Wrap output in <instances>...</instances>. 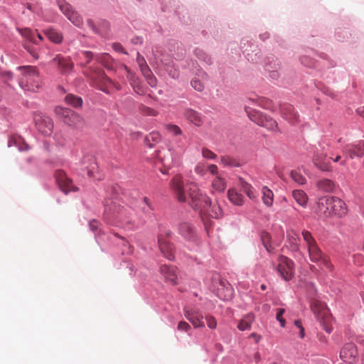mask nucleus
Masks as SVG:
<instances>
[{
    "mask_svg": "<svg viewBox=\"0 0 364 364\" xmlns=\"http://www.w3.org/2000/svg\"><path fill=\"white\" fill-rule=\"evenodd\" d=\"M44 33L49 40L55 43H60L63 41V35L54 29L46 30Z\"/></svg>",
    "mask_w": 364,
    "mask_h": 364,
    "instance_id": "nucleus-31",
    "label": "nucleus"
},
{
    "mask_svg": "<svg viewBox=\"0 0 364 364\" xmlns=\"http://www.w3.org/2000/svg\"><path fill=\"white\" fill-rule=\"evenodd\" d=\"M227 291H228V295L225 296V297L223 298V299H225V300L230 299L232 296V290L231 289H228Z\"/></svg>",
    "mask_w": 364,
    "mask_h": 364,
    "instance_id": "nucleus-60",
    "label": "nucleus"
},
{
    "mask_svg": "<svg viewBox=\"0 0 364 364\" xmlns=\"http://www.w3.org/2000/svg\"><path fill=\"white\" fill-rule=\"evenodd\" d=\"M185 118L197 127L203 124V120L201 114L193 109H186L184 111Z\"/></svg>",
    "mask_w": 364,
    "mask_h": 364,
    "instance_id": "nucleus-21",
    "label": "nucleus"
},
{
    "mask_svg": "<svg viewBox=\"0 0 364 364\" xmlns=\"http://www.w3.org/2000/svg\"><path fill=\"white\" fill-rule=\"evenodd\" d=\"M60 11L67 16L68 19L72 23L80 22L82 21L81 16L75 11L68 3H63V0H57Z\"/></svg>",
    "mask_w": 364,
    "mask_h": 364,
    "instance_id": "nucleus-16",
    "label": "nucleus"
},
{
    "mask_svg": "<svg viewBox=\"0 0 364 364\" xmlns=\"http://www.w3.org/2000/svg\"><path fill=\"white\" fill-rule=\"evenodd\" d=\"M90 227L92 230H95L97 228V221H92L90 223Z\"/></svg>",
    "mask_w": 364,
    "mask_h": 364,
    "instance_id": "nucleus-62",
    "label": "nucleus"
},
{
    "mask_svg": "<svg viewBox=\"0 0 364 364\" xmlns=\"http://www.w3.org/2000/svg\"><path fill=\"white\" fill-rule=\"evenodd\" d=\"M220 164L224 167L233 168V167H239L240 166L239 161L229 156V155H223L220 157Z\"/></svg>",
    "mask_w": 364,
    "mask_h": 364,
    "instance_id": "nucleus-27",
    "label": "nucleus"
},
{
    "mask_svg": "<svg viewBox=\"0 0 364 364\" xmlns=\"http://www.w3.org/2000/svg\"><path fill=\"white\" fill-rule=\"evenodd\" d=\"M261 240L262 244L268 252H272V247L270 244L271 237L270 235L267 232H263L261 234Z\"/></svg>",
    "mask_w": 364,
    "mask_h": 364,
    "instance_id": "nucleus-36",
    "label": "nucleus"
},
{
    "mask_svg": "<svg viewBox=\"0 0 364 364\" xmlns=\"http://www.w3.org/2000/svg\"><path fill=\"white\" fill-rule=\"evenodd\" d=\"M311 309L317 320L323 325V329L327 333H331L332 331L331 317L326 305L323 302L315 299L311 301Z\"/></svg>",
    "mask_w": 364,
    "mask_h": 364,
    "instance_id": "nucleus-4",
    "label": "nucleus"
},
{
    "mask_svg": "<svg viewBox=\"0 0 364 364\" xmlns=\"http://www.w3.org/2000/svg\"><path fill=\"white\" fill-rule=\"evenodd\" d=\"M196 55H197L198 58H199L201 60H203L207 64H211L212 60L210 57L208 56L207 53H205L202 50H196Z\"/></svg>",
    "mask_w": 364,
    "mask_h": 364,
    "instance_id": "nucleus-40",
    "label": "nucleus"
},
{
    "mask_svg": "<svg viewBox=\"0 0 364 364\" xmlns=\"http://www.w3.org/2000/svg\"><path fill=\"white\" fill-rule=\"evenodd\" d=\"M358 353L355 345L353 343H346L341 350L340 357L346 363H353L358 358Z\"/></svg>",
    "mask_w": 364,
    "mask_h": 364,
    "instance_id": "nucleus-12",
    "label": "nucleus"
},
{
    "mask_svg": "<svg viewBox=\"0 0 364 364\" xmlns=\"http://www.w3.org/2000/svg\"><path fill=\"white\" fill-rule=\"evenodd\" d=\"M283 117L289 123L294 124L299 122V115L295 111L293 106L285 105L282 108Z\"/></svg>",
    "mask_w": 364,
    "mask_h": 364,
    "instance_id": "nucleus-19",
    "label": "nucleus"
},
{
    "mask_svg": "<svg viewBox=\"0 0 364 364\" xmlns=\"http://www.w3.org/2000/svg\"><path fill=\"white\" fill-rule=\"evenodd\" d=\"M82 54L87 58L86 63H89L94 56L93 53L90 51H85Z\"/></svg>",
    "mask_w": 364,
    "mask_h": 364,
    "instance_id": "nucleus-57",
    "label": "nucleus"
},
{
    "mask_svg": "<svg viewBox=\"0 0 364 364\" xmlns=\"http://www.w3.org/2000/svg\"><path fill=\"white\" fill-rule=\"evenodd\" d=\"M184 315L195 328L204 326V323L202 321L203 316L198 311L185 309Z\"/></svg>",
    "mask_w": 364,
    "mask_h": 364,
    "instance_id": "nucleus-17",
    "label": "nucleus"
},
{
    "mask_svg": "<svg viewBox=\"0 0 364 364\" xmlns=\"http://www.w3.org/2000/svg\"><path fill=\"white\" fill-rule=\"evenodd\" d=\"M65 102L67 104L75 107L78 108L82 105V100L81 97L75 96L73 94H68L65 97Z\"/></svg>",
    "mask_w": 364,
    "mask_h": 364,
    "instance_id": "nucleus-33",
    "label": "nucleus"
},
{
    "mask_svg": "<svg viewBox=\"0 0 364 364\" xmlns=\"http://www.w3.org/2000/svg\"><path fill=\"white\" fill-rule=\"evenodd\" d=\"M136 62L140 68L141 72L144 70V68H149L144 58L140 55L139 53H137Z\"/></svg>",
    "mask_w": 364,
    "mask_h": 364,
    "instance_id": "nucleus-44",
    "label": "nucleus"
},
{
    "mask_svg": "<svg viewBox=\"0 0 364 364\" xmlns=\"http://www.w3.org/2000/svg\"><path fill=\"white\" fill-rule=\"evenodd\" d=\"M290 177L291 179L299 185H304L306 183V178L304 176L297 171H291L290 172Z\"/></svg>",
    "mask_w": 364,
    "mask_h": 364,
    "instance_id": "nucleus-37",
    "label": "nucleus"
},
{
    "mask_svg": "<svg viewBox=\"0 0 364 364\" xmlns=\"http://www.w3.org/2000/svg\"><path fill=\"white\" fill-rule=\"evenodd\" d=\"M292 196L295 201L301 207H306L308 202V196L302 190H294L292 191Z\"/></svg>",
    "mask_w": 364,
    "mask_h": 364,
    "instance_id": "nucleus-25",
    "label": "nucleus"
},
{
    "mask_svg": "<svg viewBox=\"0 0 364 364\" xmlns=\"http://www.w3.org/2000/svg\"><path fill=\"white\" fill-rule=\"evenodd\" d=\"M55 176L59 187L64 193H67L70 191H77L78 190L63 171L58 170Z\"/></svg>",
    "mask_w": 364,
    "mask_h": 364,
    "instance_id": "nucleus-11",
    "label": "nucleus"
},
{
    "mask_svg": "<svg viewBox=\"0 0 364 364\" xmlns=\"http://www.w3.org/2000/svg\"><path fill=\"white\" fill-rule=\"evenodd\" d=\"M358 114L364 119V106L358 108Z\"/></svg>",
    "mask_w": 364,
    "mask_h": 364,
    "instance_id": "nucleus-61",
    "label": "nucleus"
},
{
    "mask_svg": "<svg viewBox=\"0 0 364 364\" xmlns=\"http://www.w3.org/2000/svg\"><path fill=\"white\" fill-rule=\"evenodd\" d=\"M143 113L148 116H156L158 112L150 107H144L142 110Z\"/></svg>",
    "mask_w": 364,
    "mask_h": 364,
    "instance_id": "nucleus-52",
    "label": "nucleus"
},
{
    "mask_svg": "<svg viewBox=\"0 0 364 364\" xmlns=\"http://www.w3.org/2000/svg\"><path fill=\"white\" fill-rule=\"evenodd\" d=\"M169 75H170L173 78H178V76H179V72H178L177 70H174L173 71L170 70V71H169Z\"/></svg>",
    "mask_w": 364,
    "mask_h": 364,
    "instance_id": "nucleus-59",
    "label": "nucleus"
},
{
    "mask_svg": "<svg viewBox=\"0 0 364 364\" xmlns=\"http://www.w3.org/2000/svg\"><path fill=\"white\" fill-rule=\"evenodd\" d=\"M19 33L21 34L23 37L25 38H27L31 42H33L34 43H37V41L35 38L36 33L33 32L31 29L28 28H18Z\"/></svg>",
    "mask_w": 364,
    "mask_h": 364,
    "instance_id": "nucleus-35",
    "label": "nucleus"
},
{
    "mask_svg": "<svg viewBox=\"0 0 364 364\" xmlns=\"http://www.w3.org/2000/svg\"><path fill=\"white\" fill-rule=\"evenodd\" d=\"M53 61L57 62L59 66V69L62 73H66L70 71L73 68V64L70 60L68 58H63L60 55H57Z\"/></svg>",
    "mask_w": 364,
    "mask_h": 364,
    "instance_id": "nucleus-24",
    "label": "nucleus"
},
{
    "mask_svg": "<svg viewBox=\"0 0 364 364\" xmlns=\"http://www.w3.org/2000/svg\"><path fill=\"white\" fill-rule=\"evenodd\" d=\"M23 70L20 85L25 90L35 91L40 87V78L36 68L32 66L20 67Z\"/></svg>",
    "mask_w": 364,
    "mask_h": 364,
    "instance_id": "nucleus-5",
    "label": "nucleus"
},
{
    "mask_svg": "<svg viewBox=\"0 0 364 364\" xmlns=\"http://www.w3.org/2000/svg\"><path fill=\"white\" fill-rule=\"evenodd\" d=\"M242 189L244 192L247 194V196L250 198H255V196L254 194L253 188L252 186L246 182H243L242 185Z\"/></svg>",
    "mask_w": 364,
    "mask_h": 364,
    "instance_id": "nucleus-42",
    "label": "nucleus"
},
{
    "mask_svg": "<svg viewBox=\"0 0 364 364\" xmlns=\"http://www.w3.org/2000/svg\"><path fill=\"white\" fill-rule=\"evenodd\" d=\"M179 234L186 240H191L194 239L195 230L188 223H182L178 227Z\"/></svg>",
    "mask_w": 364,
    "mask_h": 364,
    "instance_id": "nucleus-22",
    "label": "nucleus"
},
{
    "mask_svg": "<svg viewBox=\"0 0 364 364\" xmlns=\"http://www.w3.org/2000/svg\"><path fill=\"white\" fill-rule=\"evenodd\" d=\"M250 338H252L255 339V342L256 343H259V341L261 340L262 337L260 335L256 333H252L250 335Z\"/></svg>",
    "mask_w": 364,
    "mask_h": 364,
    "instance_id": "nucleus-58",
    "label": "nucleus"
},
{
    "mask_svg": "<svg viewBox=\"0 0 364 364\" xmlns=\"http://www.w3.org/2000/svg\"><path fill=\"white\" fill-rule=\"evenodd\" d=\"M226 181L222 176H217L211 182L212 193H223L226 189Z\"/></svg>",
    "mask_w": 364,
    "mask_h": 364,
    "instance_id": "nucleus-23",
    "label": "nucleus"
},
{
    "mask_svg": "<svg viewBox=\"0 0 364 364\" xmlns=\"http://www.w3.org/2000/svg\"><path fill=\"white\" fill-rule=\"evenodd\" d=\"M301 235L305 242L310 260L312 262L322 265L327 270L332 272L333 270V265L331 264L328 257L320 249L312 234L308 230H304L301 232Z\"/></svg>",
    "mask_w": 364,
    "mask_h": 364,
    "instance_id": "nucleus-2",
    "label": "nucleus"
},
{
    "mask_svg": "<svg viewBox=\"0 0 364 364\" xmlns=\"http://www.w3.org/2000/svg\"><path fill=\"white\" fill-rule=\"evenodd\" d=\"M301 63L306 67H311L314 65V62L311 58L307 56H303L300 59Z\"/></svg>",
    "mask_w": 364,
    "mask_h": 364,
    "instance_id": "nucleus-50",
    "label": "nucleus"
},
{
    "mask_svg": "<svg viewBox=\"0 0 364 364\" xmlns=\"http://www.w3.org/2000/svg\"><path fill=\"white\" fill-rule=\"evenodd\" d=\"M109 58V56L107 54H102L98 58L97 60L102 63L105 66H107V64H105V60Z\"/></svg>",
    "mask_w": 364,
    "mask_h": 364,
    "instance_id": "nucleus-56",
    "label": "nucleus"
},
{
    "mask_svg": "<svg viewBox=\"0 0 364 364\" xmlns=\"http://www.w3.org/2000/svg\"><path fill=\"white\" fill-rule=\"evenodd\" d=\"M124 69L127 71V77L129 80L131 86L134 89L136 87L137 84H140L141 82L139 79L135 75V74L132 72V70L127 66L125 65Z\"/></svg>",
    "mask_w": 364,
    "mask_h": 364,
    "instance_id": "nucleus-34",
    "label": "nucleus"
},
{
    "mask_svg": "<svg viewBox=\"0 0 364 364\" xmlns=\"http://www.w3.org/2000/svg\"><path fill=\"white\" fill-rule=\"evenodd\" d=\"M346 163H347V156L345 157V159L341 161V165L346 166Z\"/></svg>",
    "mask_w": 364,
    "mask_h": 364,
    "instance_id": "nucleus-64",
    "label": "nucleus"
},
{
    "mask_svg": "<svg viewBox=\"0 0 364 364\" xmlns=\"http://www.w3.org/2000/svg\"><path fill=\"white\" fill-rule=\"evenodd\" d=\"M177 328L178 331L188 332L191 329V326L186 321H180Z\"/></svg>",
    "mask_w": 364,
    "mask_h": 364,
    "instance_id": "nucleus-47",
    "label": "nucleus"
},
{
    "mask_svg": "<svg viewBox=\"0 0 364 364\" xmlns=\"http://www.w3.org/2000/svg\"><path fill=\"white\" fill-rule=\"evenodd\" d=\"M317 211L325 217L333 215L341 218L347 214L348 209L346 203L336 197L325 196L318 198Z\"/></svg>",
    "mask_w": 364,
    "mask_h": 364,
    "instance_id": "nucleus-3",
    "label": "nucleus"
},
{
    "mask_svg": "<svg viewBox=\"0 0 364 364\" xmlns=\"http://www.w3.org/2000/svg\"><path fill=\"white\" fill-rule=\"evenodd\" d=\"M202 156L204 159L213 160L217 158V155L208 148H203L201 150Z\"/></svg>",
    "mask_w": 364,
    "mask_h": 364,
    "instance_id": "nucleus-41",
    "label": "nucleus"
},
{
    "mask_svg": "<svg viewBox=\"0 0 364 364\" xmlns=\"http://www.w3.org/2000/svg\"><path fill=\"white\" fill-rule=\"evenodd\" d=\"M112 48L116 52H119L123 54L127 55V52L124 50L120 43H114L112 44Z\"/></svg>",
    "mask_w": 364,
    "mask_h": 364,
    "instance_id": "nucleus-53",
    "label": "nucleus"
},
{
    "mask_svg": "<svg viewBox=\"0 0 364 364\" xmlns=\"http://www.w3.org/2000/svg\"><path fill=\"white\" fill-rule=\"evenodd\" d=\"M161 272L167 282H170L173 285L177 284L178 276L176 274V268L175 267L162 265L161 267Z\"/></svg>",
    "mask_w": 364,
    "mask_h": 364,
    "instance_id": "nucleus-20",
    "label": "nucleus"
},
{
    "mask_svg": "<svg viewBox=\"0 0 364 364\" xmlns=\"http://www.w3.org/2000/svg\"><path fill=\"white\" fill-rule=\"evenodd\" d=\"M285 310L284 309H278L276 318L280 323L282 327H284L285 326V319L283 318V314H284Z\"/></svg>",
    "mask_w": 364,
    "mask_h": 364,
    "instance_id": "nucleus-45",
    "label": "nucleus"
},
{
    "mask_svg": "<svg viewBox=\"0 0 364 364\" xmlns=\"http://www.w3.org/2000/svg\"><path fill=\"white\" fill-rule=\"evenodd\" d=\"M342 150L343 152L346 154L350 159L361 157L364 155V141H360L356 144H346Z\"/></svg>",
    "mask_w": 364,
    "mask_h": 364,
    "instance_id": "nucleus-15",
    "label": "nucleus"
},
{
    "mask_svg": "<svg viewBox=\"0 0 364 364\" xmlns=\"http://www.w3.org/2000/svg\"><path fill=\"white\" fill-rule=\"evenodd\" d=\"M248 115L252 122L261 127H264L269 130H276L277 129V122L261 112L252 110L248 112Z\"/></svg>",
    "mask_w": 364,
    "mask_h": 364,
    "instance_id": "nucleus-9",
    "label": "nucleus"
},
{
    "mask_svg": "<svg viewBox=\"0 0 364 364\" xmlns=\"http://www.w3.org/2000/svg\"><path fill=\"white\" fill-rule=\"evenodd\" d=\"M262 201L264 204L266 205L267 207H271L273 204L274 200L273 192L269 188L264 186L262 188Z\"/></svg>",
    "mask_w": 364,
    "mask_h": 364,
    "instance_id": "nucleus-30",
    "label": "nucleus"
},
{
    "mask_svg": "<svg viewBox=\"0 0 364 364\" xmlns=\"http://www.w3.org/2000/svg\"><path fill=\"white\" fill-rule=\"evenodd\" d=\"M124 210V208L116 203L109 205L107 203L105 204V218L110 223L114 220H121Z\"/></svg>",
    "mask_w": 364,
    "mask_h": 364,
    "instance_id": "nucleus-13",
    "label": "nucleus"
},
{
    "mask_svg": "<svg viewBox=\"0 0 364 364\" xmlns=\"http://www.w3.org/2000/svg\"><path fill=\"white\" fill-rule=\"evenodd\" d=\"M145 140L149 146H152L153 144L160 141L161 135L159 132H151L146 136Z\"/></svg>",
    "mask_w": 364,
    "mask_h": 364,
    "instance_id": "nucleus-38",
    "label": "nucleus"
},
{
    "mask_svg": "<svg viewBox=\"0 0 364 364\" xmlns=\"http://www.w3.org/2000/svg\"><path fill=\"white\" fill-rule=\"evenodd\" d=\"M255 320V316L252 314L245 316L239 322L237 328L240 331H245L250 328L252 323Z\"/></svg>",
    "mask_w": 364,
    "mask_h": 364,
    "instance_id": "nucleus-29",
    "label": "nucleus"
},
{
    "mask_svg": "<svg viewBox=\"0 0 364 364\" xmlns=\"http://www.w3.org/2000/svg\"><path fill=\"white\" fill-rule=\"evenodd\" d=\"M294 324L296 327L300 329V336L301 338H304V328L301 326V322L300 320H296L294 321Z\"/></svg>",
    "mask_w": 364,
    "mask_h": 364,
    "instance_id": "nucleus-55",
    "label": "nucleus"
},
{
    "mask_svg": "<svg viewBox=\"0 0 364 364\" xmlns=\"http://www.w3.org/2000/svg\"><path fill=\"white\" fill-rule=\"evenodd\" d=\"M191 83L193 88L198 92H201L204 90V84L198 79L195 78L192 80Z\"/></svg>",
    "mask_w": 364,
    "mask_h": 364,
    "instance_id": "nucleus-43",
    "label": "nucleus"
},
{
    "mask_svg": "<svg viewBox=\"0 0 364 364\" xmlns=\"http://www.w3.org/2000/svg\"><path fill=\"white\" fill-rule=\"evenodd\" d=\"M228 197L230 201L236 205H242L243 204V196L237 193L235 189L228 190Z\"/></svg>",
    "mask_w": 364,
    "mask_h": 364,
    "instance_id": "nucleus-26",
    "label": "nucleus"
},
{
    "mask_svg": "<svg viewBox=\"0 0 364 364\" xmlns=\"http://www.w3.org/2000/svg\"><path fill=\"white\" fill-rule=\"evenodd\" d=\"M331 159L334 161V162H338L341 160V156L340 155H337L335 158H333V157H331Z\"/></svg>",
    "mask_w": 364,
    "mask_h": 364,
    "instance_id": "nucleus-63",
    "label": "nucleus"
},
{
    "mask_svg": "<svg viewBox=\"0 0 364 364\" xmlns=\"http://www.w3.org/2000/svg\"><path fill=\"white\" fill-rule=\"evenodd\" d=\"M159 247L164 255L168 259L172 260L174 259V250L171 244L169 243L166 239H164L162 236L159 237Z\"/></svg>",
    "mask_w": 364,
    "mask_h": 364,
    "instance_id": "nucleus-18",
    "label": "nucleus"
},
{
    "mask_svg": "<svg viewBox=\"0 0 364 364\" xmlns=\"http://www.w3.org/2000/svg\"><path fill=\"white\" fill-rule=\"evenodd\" d=\"M317 188L324 192H331L335 188L333 181L328 178L319 180L316 183Z\"/></svg>",
    "mask_w": 364,
    "mask_h": 364,
    "instance_id": "nucleus-28",
    "label": "nucleus"
},
{
    "mask_svg": "<svg viewBox=\"0 0 364 364\" xmlns=\"http://www.w3.org/2000/svg\"><path fill=\"white\" fill-rule=\"evenodd\" d=\"M189 190V197L191 200V205L199 210L201 214L208 215L213 218H220L223 215V210L218 203H212L209 197L203 194L195 183L191 184Z\"/></svg>",
    "mask_w": 364,
    "mask_h": 364,
    "instance_id": "nucleus-1",
    "label": "nucleus"
},
{
    "mask_svg": "<svg viewBox=\"0 0 364 364\" xmlns=\"http://www.w3.org/2000/svg\"><path fill=\"white\" fill-rule=\"evenodd\" d=\"M136 93L138 95H145L146 92V87L140 82V84H137L136 87L133 89Z\"/></svg>",
    "mask_w": 364,
    "mask_h": 364,
    "instance_id": "nucleus-51",
    "label": "nucleus"
},
{
    "mask_svg": "<svg viewBox=\"0 0 364 364\" xmlns=\"http://www.w3.org/2000/svg\"><path fill=\"white\" fill-rule=\"evenodd\" d=\"M55 112L63 118V122L68 126L82 129L85 124V121L81 115L69 109L59 107L55 109Z\"/></svg>",
    "mask_w": 364,
    "mask_h": 364,
    "instance_id": "nucleus-6",
    "label": "nucleus"
},
{
    "mask_svg": "<svg viewBox=\"0 0 364 364\" xmlns=\"http://www.w3.org/2000/svg\"><path fill=\"white\" fill-rule=\"evenodd\" d=\"M314 162L316 166H318L320 169L323 171L328 170V166L326 164H322L319 161V160L316 158L314 159Z\"/></svg>",
    "mask_w": 364,
    "mask_h": 364,
    "instance_id": "nucleus-54",
    "label": "nucleus"
},
{
    "mask_svg": "<svg viewBox=\"0 0 364 364\" xmlns=\"http://www.w3.org/2000/svg\"><path fill=\"white\" fill-rule=\"evenodd\" d=\"M95 84L102 91L109 93V89L115 87L117 90H121V87L109 79L103 72L99 70L92 76Z\"/></svg>",
    "mask_w": 364,
    "mask_h": 364,
    "instance_id": "nucleus-8",
    "label": "nucleus"
},
{
    "mask_svg": "<svg viewBox=\"0 0 364 364\" xmlns=\"http://www.w3.org/2000/svg\"><path fill=\"white\" fill-rule=\"evenodd\" d=\"M167 129L175 135H179L182 134L181 128L177 125H168Z\"/></svg>",
    "mask_w": 364,
    "mask_h": 364,
    "instance_id": "nucleus-48",
    "label": "nucleus"
},
{
    "mask_svg": "<svg viewBox=\"0 0 364 364\" xmlns=\"http://www.w3.org/2000/svg\"><path fill=\"white\" fill-rule=\"evenodd\" d=\"M142 75L145 77L147 83L152 87H155L157 85V80L156 77L153 75L151 69L144 68V70L141 72Z\"/></svg>",
    "mask_w": 364,
    "mask_h": 364,
    "instance_id": "nucleus-32",
    "label": "nucleus"
},
{
    "mask_svg": "<svg viewBox=\"0 0 364 364\" xmlns=\"http://www.w3.org/2000/svg\"><path fill=\"white\" fill-rule=\"evenodd\" d=\"M277 269L279 275L285 280L289 281L294 276V264L288 257L281 255L277 259Z\"/></svg>",
    "mask_w": 364,
    "mask_h": 364,
    "instance_id": "nucleus-7",
    "label": "nucleus"
},
{
    "mask_svg": "<svg viewBox=\"0 0 364 364\" xmlns=\"http://www.w3.org/2000/svg\"><path fill=\"white\" fill-rule=\"evenodd\" d=\"M207 325L210 328L214 329L217 326L216 320L212 316H206Z\"/></svg>",
    "mask_w": 364,
    "mask_h": 364,
    "instance_id": "nucleus-49",
    "label": "nucleus"
},
{
    "mask_svg": "<svg viewBox=\"0 0 364 364\" xmlns=\"http://www.w3.org/2000/svg\"><path fill=\"white\" fill-rule=\"evenodd\" d=\"M207 171H209V173L216 177L217 176H220L219 174L218 168L215 164H211L207 165Z\"/></svg>",
    "mask_w": 364,
    "mask_h": 364,
    "instance_id": "nucleus-46",
    "label": "nucleus"
},
{
    "mask_svg": "<svg viewBox=\"0 0 364 364\" xmlns=\"http://www.w3.org/2000/svg\"><path fill=\"white\" fill-rule=\"evenodd\" d=\"M194 171L196 174L204 176L207 171V165L203 162H198L194 168Z\"/></svg>",
    "mask_w": 364,
    "mask_h": 364,
    "instance_id": "nucleus-39",
    "label": "nucleus"
},
{
    "mask_svg": "<svg viewBox=\"0 0 364 364\" xmlns=\"http://www.w3.org/2000/svg\"><path fill=\"white\" fill-rule=\"evenodd\" d=\"M171 187L175 192L178 201L185 202L186 200L183 178L181 175H176L172 178L171 181Z\"/></svg>",
    "mask_w": 364,
    "mask_h": 364,
    "instance_id": "nucleus-14",
    "label": "nucleus"
},
{
    "mask_svg": "<svg viewBox=\"0 0 364 364\" xmlns=\"http://www.w3.org/2000/svg\"><path fill=\"white\" fill-rule=\"evenodd\" d=\"M33 119L38 130L43 135L49 136L53 130V122L52 119L41 112L34 114Z\"/></svg>",
    "mask_w": 364,
    "mask_h": 364,
    "instance_id": "nucleus-10",
    "label": "nucleus"
}]
</instances>
